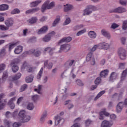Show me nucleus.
Instances as JSON below:
<instances>
[{
	"instance_id": "nucleus-33",
	"label": "nucleus",
	"mask_w": 127,
	"mask_h": 127,
	"mask_svg": "<svg viewBox=\"0 0 127 127\" xmlns=\"http://www.w3.org/2000/svg\"><path fill=\"white\" fill-rule=\"evenodd\" d=\"M101 83H102V77L101 76L97 77L94 81L95 84L98 86L100 85Z\"/></svg>"
},
{
	"instance_id": "nucleus-47",
	"label": "nucleus",
	"mask_w": 127,
	"mask_h": 127,
	"mask_svg": "<svg viewBox=\"0 0 127 127\" xmlns=\"http://www.w3.org/2000/svg\"><path fill=\"white\" fill-rule=\"evenodd\" d=\"M27 89V84H23L21 86V88L20 89V92H23L24 91H25Z\"/></svg>"
},
{
	"instance_id": "nucleus-52",
	"label": "nucleus",
	"mask_w": 127,
	"mask_h": 127,
	"mask_svg": "<svg viewBox=\"0 0 127 127\" xmlns=\"http://www.w3.org/2000/svg\"><path fill=\"white\" fill-rule=\"evenodd\" d=\"M7 71H4L3 73V75L2 76V80H3V81H4V80H5V79H6V78H7Z\"/></svg>"
},
{
	"instance_id": "nucleus-48",
	"label": "nucleus",
	"mask_w": 127,
	"mask_h": 127,
	"mask_svg": "<svg viewBox=\"0 0 127 127\" xmlns=\"http://www.w3.org/2000/svg\"><path fill=\"white\" fill-rule=\"evenodd\" d=\"M20 12V9H18V8H15L11 12V14H15L16 13H19Z\"/></svg>"
},
{
	"instance_id": "nucleus-13",
	"label": "nucleus",
	"mask_w": 127,
	"mask_h": 127,
	"mask_svg": "<svg viewBox=\"0 0 127 127\" xmlns=\"http://www.w3.org/2000/svg\"><path fill=\"white\" fill-rule=\"evenodd\" d=\"M73 65H75V60H68L64 64L65 67H72Z\"/></svg>"
},
{
	"instance_id": "nucleus-19",
	"label": "nucleus",
	"mask_w": 127,
	"mask_h": 127,
	"mask_svg": "<svg viewBox=\"0 0 127 127\" xmlns=\"http://www.w3.org/2000/svg\"><path fill=\"white\" fill-rule=\"evenodd\" d=\"M10 66L12 67V70L13 73H16L18 71V66L15 65V62H12L10 64Z\"/></svg>"
},
{
	"instance_id": "nucleus-45",
	"label": "nucleus",
	"mask_w": 127,
	"mask_h": 127,
	"mask_svg": "<svg viewBox=\"0 0 127 127\" xmlns=\"http://www.w3.org/2000/svg\"><path fill=\"white\" fill-rule=\"evenodd\" d=\"M100 49V46H99L98 45H95L93 46V47L92 48V49H91V51L92 52H94V51H96V50H97V49Z\"/></svg>"
},
{
	"instance_id": "nucleus-42",
	"label": "nucleus",
	"mask_w": 127,
	"mask_h": 127,
	"mask_svg": "<svg viewBox=\"0 0 127 127\" xmlns=\"http://www.w3.org/2000/svg\"><path fill=\"white\" fill-rule=\"evenodd\" d=\"M0 29L3 31H5L8 30L9 28L6 26H4V25H0Z\"/></svg>"
},
{
	"instance_id": "nucleus-62",
	"label": "nucleus",
	"mask_w": 127,
	"mask_h": 127,
	"mask_svg": "<svg viewBox=\"0 0 127 127\" xmlns=\"http://www.w3.org/2000/svg\"><path fill=\"white\" fill-rule=\"evenodd\" d=\"M126 40H127V39L126 38V37H123L121 38V43H122L123 45H125V44H126Z\"/></svg>"
},
{
	"instance_id": "nucleus-8",
	"label": "nucleus",
	"mask_w": 127,
	"mask_h": 127,
	"mask_svg": "<svg viewBox=\"0 0 127 127\" xmlns=\"http://www.w3.org/2000/svg\"><path fill=\"white\" fill-rule=\"evenodd\" d=\"M4 23L6 26H7L9 28L11 26H13L14 21H13L12 18H8L5 20Z\"/></svg>"
},
{
	"instance_id": "nucleus-21",
	"label": "nucleus",
	"mask_w": 127,
	"mask_h": 127,
	"mask_svg": "<svg viewBox=\"0 0 127 127\" xmlns=\"http://www.w3.org/2000/svg\"><path fill=\"white\" fill-rule=\"evenodd\" d=\"M92 10L90 8V6H87L86 8L84 10L83 15H89L92 13Z\"/></svg>"
},
{
	"instance_id": "nucleus-39",
	"label": "nucleus",
	"mask_w": 127,
	"mask_h": 127,
	"mask_svg": "<svg viewBox=\"0 0 127 127\" xmlns=\"http://www.w3.org/2000/svg\"><path fill=\"white\" fill-rule=\"evenodd\" d=\"M20 77H21V73H18L17 74H16L15 76H14L12 77V80H13V81L18 80V79H19L20 78Z\"/></svg>"
},
{
	"instance_id": "nucleus-59",
	"label": "nucleus",
	"mask_w": 127,
	"mask_h": 127,
	"mask_svg": "<svg viewBox=\"0 0 127 127\" xmlns=\"http://www.w3.org/2000/svg\"><path fill=\"white\" fill-rule=\"evenodd\" d=\"M118 27L119 25L114 23L112 24L111 28H112V29H116V28H118Z\"/></svg>"
},
{
	"instance_id": "nucleus-20",
	"label": "nucleus",
	"mask_w": 127,
	"mask_h": 127,
	"mask_svg": "<svg viewBox=\"0 0 127 127\" xmlns=\"http://www.w3.org/2000/svg\"><path fill=\"white\" fill-rule=\"evenodd\" d=\"M42 1L41 0H37L34 1H32L30 3V7H36L38 4L41 3Z\"/></svg>"
},
{
	"instance_id": "nucleus-41",
	"label": "nucleus",
	"mask_w": 127,
	"mask_h": 127,
	"mask_svg": "<svg viewBox=\"0 0 127 127\" xmlns=\"http://www.w3.org/2000/svg\"><path fill=\"white\" fill-rule=\"evenodd\" d=\"M50 40H51V38L48 36V35H46L43 38V41H44V42H48L49 41H50Z\"/></svg>"
},
{
	"instance_id": "nucleus-4",
	"label": "nucleus",
	"mask_w": 127,
	"mask_h": 127,
	"mask_svg": "<svg viewBox=\"0 0 127 127\" xmlns=\"http://www.w3.org/2000/svg\"><path fill=\"white\" fill-rule=\"evenodd\" d=\"M99 119L101 121H103V120H104L105 118L104 116H105V117L110 116V113L107 112V109H106V108H103L102 110L99 113Z\"/></svg>"
},
{
	"instance_id": "nucleus-1",
	"label": "nucleus",
	"mask_w": 127,
	"mask_h": 127,
	"mask_svg": "<svg viewBox=\"0 0 127 127\" xmlns=\"http://www.w3.org/2000/svg\"><path fill=\"white\" fill-rule=\"evenodd\" d=\"M49 2H50L49 0H47L43 4L41 8L42 12H44L46 9H51V8H53L55 6V2L54 1L51 2L50 4Z\"/></svg>"
},
{
	"instance_id": "nucleus-54",
	"label": "nucleus",
	"mask_w": 127,
	"mask_h": 127,
	"mask_svg": "<svg viewBox=\"0 0 127 127\" xmlns=\"http://www.w3.org/2000/svg\"><path fill=\"white\" fill-rule=\"evenodd\" d=\"M4 125L7 127H10V126H11V122H10L9 121H7L6 120L4 121Z\"/></svg>"
},
{
	"instance_id": "nucleus-35",
	"label": "nucleus",
	"mask_w": 127,
	"mask_h": 127,
	"mask_svg": "<svg viewBox=\"0 0 127 127\" xmlns=\"http://www.w3.org/2000/svg\"><path fill=\"white\" fill-rule=\"evenodd\" d=\"M37 20V18H36V17H33L29 20V23H30L31 24L36 23Z\"/></svg>"
},
{
	"instance_id": "nucleus-61",
	"label": "nucleus",
	"mask_w": 127,
	"mask_h": 127,
	"mask_svg": "<svg viewBox=\"0 0 127 127\" xmlns=\"http://www.w3.org/2000/svg\"><path fill=\"white\" fill-rule=\"evenodd\" d=\"M21 126V124L17 122H15L13 125V127H19Z\"/></svg>"
},
{
	"instance_id": "nucleus-5",
	"label": "nucleus",
	"mask_w": 127,
	"mask_h": 127,
	"mask_svg": "<svg viewBox=\"0 0 127 127\" xmlns=\"http://www.w3.org/2000/svg\"><path fill=\"white\" fill-rule=\"evenodd\" d=\"M86 60L87 62L90 61L91 64L95 65V59L93 57V53L90 52L86 56Z\"/></svg>"
},
{
	"instance_id": "nucleus-50",
	"label": "nucleus",
	"mask_w": 127,
	"mask_h": 127,
	"mask_svg": "<svg viewBox=\"0 0 127 127\" xmlns=\"http://www.w3.org/2000/svg\"><path fill=\"white\" fill-rule=\"evenodd\" d=\"M71 22V19L69 17L66 18L64 23V25H68Z\"/></svg>"
},
{
	"instance_id": "nucleus-27",
	"label": "nucleus",
	"mask_w": 127,
	"mask_h": 127,
	"mask_svg": "<svg viewBox=\"0 0 127 127\" xmlns=\"http://www.w3.org/2000/svg\"><path fill=\"white\" fill-rule=\"evenodd\" d=\"M30 116L28 115H25V117L23 118V119L20 121V123H27V122H29L30 121Z\"/></svg>"
},
{
	"instance_id": "nucleus-32",
	"label": "nucleus",
	"mask_w": 127,
	"mask_h": 127,
	"mask_svg": "<svg viewBox=\"0 0 127 127\" xmlns=\"http://www.w3.org/2000/svg\"><path fill=\"white\" fill-rule=\"evenodd\" d=\"M25 81L26 83H31L33 81V76L30 75L26 77Z\"/></svg>"
},
{
	"instance_id": "nucleus-31",
	"label": "nucleus",
	"mask_w": 127,
	"mask_h": 127,
	"mask_svg": "<svg viewBox=\"0 0 127 127\" xmlns=\"http://www.w3.org/2000/svg\"><path fill=\"white\" fill-rule=\"evenodd\" d=\"M105 93H106V91L105 90H102V91L100 92L95 97L94 101H97V100L100 98L101 96H103V95Z\"/></svg>"
},
{
	"instance_id": "nucleus-30",
	"label": "nucleus",
	"mask_w": 127,
	"mask_h": 127,
	"mask_svg": "<svg viewBox=\"0 0 127 127\" xmlns=\"http://www.w3.org/2000/svg\"><path fill=\"white\" fill-rule=\"evenodd\" d=\"M25 116V111L24 110L20 111L19 113L20 122L23 119V118Z\"/></svg>"
},
{
	"instance_id": "nucleus-53",
	"label": "nucleus",
	"mask_w": 127,
	"mask_h": 127,
	"mask_svg": "<svg viewBox=\"0 0 127 127\" xmlns=\"http://www.w3.org/2000/svg\"><path fill=\"white\" fill-rule=\"evenodd\" d=\"M35 92H37L38 94H39L40 95H41V85H39L38 89L35 88L34 89Z\"/></svg>"
},
{
	"instance_id": "nucleus-34",
	"label": "nucleus",
	"mask_w": 127,
	"mask_h": 127,
	"mask_svg": "<svg viewBox=\"0 0 127 127\" xmlns=\"http://www.w3.org/2000/svg\"><path fill=\"white\" fill-rule=\"evenodd\" d=\"M9 47H8V51L9 52L11 51V50L13 49L15 46H16V43H10L8 44Z\"/></svg>"
},
{
	"instance_id": "nucleus-2",
	"label": "nucleus",
	"mask_w": 127,
	"mask_h": 127,
	"mask_svg": "<svg viewBox=\"0 0 127 127\" xmlns=\"http://www.w3.org/2000/svg\"><path fill=\"white\" fill-rule=\"evenodd\" d=\"M126 11L127 9L123 7L122 6L118 7L117 8L112 9L109 10L110 13H123L124 12H126Z\"/></svg>"
},
{
	"instance_id": "nucleus-46",
	"label": "nucleus",
	"mask_w": 127,
	"mask_h": 127,
	"mask_svg": "<svg viewBox=\"0 0 127 127\" xmlns=\"http://www.w3.org/2000/svg\"><path fill=\"white\" fill-rule=\"evenodd\" d=\"M32 100L33 102H36V101H38L39 100V96L38 95H35L32 96Z\"/></svg>"
},
{
	"instance_id": "nucleus-29",
	"label": "nucleus",
	"mask_w": 127,
	"mask_h": 127,
	"mask_svg": "<svg viewBox=\"0 0 127 127\" xmlns=\"http://www.w3.org/2000/svg\"><path fill=\"white\" fill-rule=\"evenodd\" d=\"M59 21H60V16H57L56 17V18L53 22V23L52 24V26L53 27L56 26V25H57V24H58L59 23Z\"/></svg>"
},
{
	"instance_id": "nucleus-57",
	"label": "nucleus",
	"mask_w": 127,
	"mask_h": 127,
	"mask_svg": "<svg viewBox=\"0 0 127 127\" xmlns=\"http://www.w3.org/2000/svg\"><path fill=\"white\" fill-rule=\"evenodd\" d=\"M76 84L77 85H78V86H84V84H83V82H82V80H80V79H77L76 81Z\"/></svg>"
},
{
	"instance_id": "nucleus-36",
	"label": "nucleus",
	"mask_w": 127,
	"mask_h": 127,
	"mask_svg": "<svg viewBox=\"0 0 127 127\" xmlns=\"http://www.w3.org/2000/svg\"><path fill=\"white\" fill-rule=\"evenodd\" d=\"M6 105V100H4L0 101V110H2L4 108V106Z\"/></svg>"
},
{
	"instance_id": "nucleus-43",
	"label": "nucleus",
	"mask_w": 127,
	"mask_h": 127,
	"mask_svg": "<svg viewBox=\"0 0 127 127\" xmlns=\"http://www.w3.org/2000/svg\"><path fill=\"white\" fill-rule=\"evenodd\" d=\"M27 109L30 111H32V110L34 109V105H33V103H29L27 106Z\"/></svg>"
},
{
	"instance_id": "nucleus-64",
	"label": "nucleus",
	"mask_w": 127,
	"mask_h": 127,
	"mask_svg": "<svg viewBox=\"0 0 127 127\" xmlns=\"http://www.w3.org/2000/svg\"><path fill=\"white\" fill-rule=\"evenodd\" d=\"M54 50H55V48H51V47H48L45 49V51H49V52H51L52 51H53Z\"/></svg>"
},
{
	"instance_id": "nucleus-22",
	"label": "nucleus",
	"mask_w": 127,
	"mask_h": 127,
	"mask_svg": "<svg viewBox=\"0 0 127 127\" xmlns=\"http://www.w3.org/2000/svg\"><path fill=\"white\" fill-rule=\"evenodd\" d=\"M88 36L92 39H95L97 37V33L94 31H90L88 33Z\"/></svg>"
},
{
	"instance_id": "nucleus-17",
	"label": "nucleus",
	"mask_w": 127,
	"mask_h": 127,
	"mask_svg": "<svg viewBox=\"0 0 127 127\" xmlns=\"http://www.w3.org/2000/svg\"><path fill=\"white\" fill-rule=\"evenodd\" d=\"M72 40V38L70 37H65L62 39L58 42V44H61V43H63V42H70Z\"/></svg>"
},
{
	"instance_id": "nucleus-7",
	"label": "nucleus",
	"mask_w": 127,
	"mask_h": 127,
	"mask_svg": "<svg viewBox=\"0 0 127 127\" xmlns=\"http://www.w3.org/2000/svg\"><path fill=\"white\" fill-rule=\"evenodd\" d=\"M71 49V46L69 45H62L61 46L60 50L59 51V53L64 52H68Z\"/></svg>"
},
{
	"instance_id": "nucleus-58",
	"label": "nucleus",
	"mask_w": 127,
	"mask_h": 127,
	"mask_svg": "<svg viewBox=\"0 0 127 127\" xmlns=\"http://www.w3.org/2000/svg\"><path fill=\"white\" fill-rule=\"evenodd\" d=\"M89 8H90V9H91V11L93 12V10H97L98 8H97V7L96 6H94V5H89Z\"/></svg>"
},
{
	"instance_id": "nucleus-11",
	"label": "nucleus",
	"mask_w": 127,
	"mask_h": 127,
	"mask_svg": "<svg viewBox=\"0 0 127 127\" xmlns=\"http://www.w3.org/2000/svg\"><path fill=\"white\" fill-rule=\"evenodd\" d=\"M55 125L58 126L60 123H64V119L62 117L58 115L55 117Z\"/></svg>"
},
{
	"instance_id": "nucleus-63",
	"label": "nucleus",
	"mask_w": 127,
	"mask_h": 127,
	"mask_svg": "<svg viewBox=\"0 0 127 127\" xmlns=\"http://www.w3.org/2000/svg\"><path fill=\"white\" fill-rule=\"evenodd\" d=\"M126 67V63H120L119 64L120 69H125Z\"/></svg>"
},
{
	"instance_id": "nucleus-28",
	"label": "nucleus",
	"mask_w": 127,
	"mask_h": 127,
	"mask_svg": "<svg viewBox=\"0 0 127 127\" xmlns=\"http://www.w3.org/2000/svg\"><path fill=\"white\" fill-rule=\"evenodd\" d=\"M9 6L7 4H3L0 5V11H2L3 10H7L9 8Z\"/></svg>"
},
{
	"instance_id": "nucleus-18",
	"label": "nucleus",
	"mask_w": 127,
	"mask_h": 127,
	"mask_svg": "<svg viewBox=\"0 0 127 127\" xmlns=\"http://www.w3.org/2000/svg\"><path fill=\"white\" fill-rule=\"evenodd\" d=\"M40 9L39 7L33 8L30 9L26 11V14H29L34 13V12H37Z\"/></svg>"
},
{
	"instance_id": "nucleus-40",
	"label": "nucleus",
	"mask_w": 127,
	"mask_h": 127,
	"mask_svg": "<svg viewBox=\"0 0 127 127\" xmlns=\"http://www.w3.org/2000/svg\"><path fill=\"white\" fill-rule=\"evenodd\" d=\"M43 73V67H42L37 76V79H38V80H39V79L41 78V76H42Z\"/></svg>"
},
{
	"instance_id": "nucleus-24",
	"label": "nucleus",
	"mask_w": 127,
	"mask_h": 127,
	"mask_svg": "<svg viewBox=\"0 0 127 127\" xmlns=\"http://www.w3.org/2000/svg\"><path fill=\"white\" fill-rule=\"evenodd\" d=\"M23 48L21 46H17L14 50L15 54H20L22 52Z\"/></svg>"
},
{
	"instance_id": "nucleus-14",
	"label": "nucleus",
	"mask_w": 127,
	"mask_h": 127,
	"mask_svg": "<svg viewBox=\"0 0 127 127\" xmlns=\"http://www.w3.org/2000/svg\"><path fill=\"white\" fill-rule=\"evenodd\" d=\"M47 30H48V26H45L40 29L37 33L38 34H44V33H46Z\"/></svg>"
},
{
	"instance_id": "nucleus-60",
	"label": "nucleus",
	"mask_w": 127,
	"mask_h": 127,
	"mask_svg": "<svg viewBox=\"0 0 127 127\" xmlns=\"http://www.w3.org/2000/svg\"><path fill=\"white\" fill-rule=\"evenodd\" d=\"M91 123H92V121H91L89 119L85 121V126H86V127H89V126H90V125H91Z\"/></svg>"
},
{
	"instance_id": "nucleus-56",
	"label": "nucleus",
	"mask_w": 127,
	"mask_h": 127,
	"mask_svg": "<svg viewBox=\"0 0 127 127\" xmlns=\"http://www.w3.org/2000/svg\"><path fill=\"white\" fill-rule=\"evenodd\" d=\"M119 2L122 5H127V0H120Z\"/></svg>"
},
{
	"instance_id": "nucleus-25",
	"label": "nucleus",
	"mask_w": 127,
	"mask_h": 127,
	"mask_svg": "<svg viewBox=\"0 0 127 127\" xmlns=\"http://www.w3.org/2000/svg\"><path fill=\"white\" fill-rule=\"evenodd\" d=\"M46 117H47V112L45 111L42 115L41 117L40 118V122L41 123V124H43V123H44L45 121V119H46Z\"/></svg>"
},
{
	"instance_id": "nucleus-37",
	"label": "nucleus",
	"mask_w": 127,
	"mask_h": 127,
	"mask_svg": "<svg viewBox=\"0 0 127 127\" xmlns=\"http://www.w3.org/2000/svg\"><path fill=\"white\" fill-rule=\"evenodd\" d=\"M72 8H73V6L71 5L66 4V6L64 8V10L65 12H67V11H69V10H71Z\"/></svg>"
},
{
	"instance_id": "nucleus-12",
	"label": "nucleus",
	"mask_w": 127,
	"mask_h": 127,
	"mask_svg": "<svg viewBox=\"0 0 127 127\" xmlns=\"http://www.w3.org/2000/svg\"><path fill=\"white\" fill-rule=\"evenodd\" d=\"M16 99V97H13L11 99H10L8 102V105L9 106L11 110H13V109H14L15 107V105H14V103H13V102L15 101Z\"/></svg>"
},
{
	"instance_id": "nucleus-3",
	"label": "nucleus",
	"mask_w": 127,
	"mask_h": 127,
	"mask_svg": "<svg viewBox=\"0 0 127 127\" xmlns=\"http://www.w3.org/2000/svg\"><path fill=\"white\" fill-rule=\"evenodd\" d=\"M118 55L121 60H125V59H126V57H127L126 50L123 48H120L118 49Z\"/></svg>"
},
{
	"instance_id": "nucleus-51",
	"label": "nucleus",
	"mask_w": 127,
	"mask_h": 127,
	"mask_svg": "<svg viewBox=\"0 0 127 127\" xmlns=\"http://www.w3.org/2000/svg\"><path fill=\"white\" fill-rule=\"evenodd\" d=\"M85 32H86V29L80 30L76 33V36H80V35H82V34H84Z\"/></svg>"
},
{
	"instance_id": "nucleus-15",
	"label": "nucleus",
	"mask_w": 127,
	"mask_h": 127,
	"mask_svg": "<svg viewBox=\"0 0 127 127\" xmlns=\"http://www.w3.org/2000/svg\"><path fill=\"white\" fill-rule=\"evenodd\" d=\"M117 78H118V73L113 72L109 77V81L110 82H114Z\"/></svg>"
},
{
	"instance_id": "nucleus-10",
	"label": "nucleus",
	"mask_w": 127,
	"mask_h": 127,
	"mask_svg": "<svg viewBox=\"0 0 127 127\" xmlns=\"http://www.w3.org/2000/svg\"><path fill=\"white\" fill-rule=\"evenodd\" d=\"M124 102H119L116 106V112L117 113H121L124 109Z\"/></svg>"
},
{
	"instance_id": "nucleus-55",
	"label": "nucleus",
	"mask_w": 127,
	"mask_h": 127,
	"mask_svg": "<svg viewBox=\"0 0 127 127\" xmlns=\"http://www.w3.org/2000/svg\"><path fill=\"white\" fill-rule=\"evenodd\" d=\"M123 29L127 30V21H124L123 24Z\"/></svg>"
},
{
	"instance_id": "nucleus-49",
	"label": "nucleus",
	"mask_w": 127,
	"mask_h": 127,
	"mask_svg": "<svg viewBox=\"0 0 127 127\" xmlns=\"http://www.w3.org/2000/svg\"><path fill=\"white\" fill-rule=\"evenodd\" d=\"M6 65L4 64H0V73H1L5 69Z\"/></svg>"
},
{
	"instance_id": "nucleus-16",
	"label": "nucleus",
	"mask_w": 127,
	"mask_h": 127,
	"mask_svg": "<svg viewBox=\"0 0 127 127\" xmlns=\"http://www.w3.org/2000/svg\"><path fill=\"white\" fill-rule=\"evenodd\" d=\"M101 33L102 35H103V36H105V37L108 38V39H110L111 38V34H110V33L106 30V29L101 30Z\"/></svg>"
},
{
	"instance_id": "nucleus-23",
	"label": "nucleus",
	"mask_w": 127,
	"mask_h": 127,
	"mask_svg": "<svg viewBox=\"0 0 127 127\" xmlns=\"http://www.w3.org/2000/svg\"><path fill=\"white\" fill-rule=\"evenodd\" d=\"M112 124L110 123V122L108 121H104L101 124V127H111Z\"/></svg>"
},
{
	"instance_id": "nucleus-9",
	"label": "nucleus",
	"mask_w": 127,
	"mask_h": 127,
	"mask_svg": "<svg viewBox=\"0 0 127 127\" xmlns=\"http://www.w3.org/2000/svg\"><path fill=\"white\" fill-rule=\"evenodd\" d=\"M100 49H105L108 50L110 48V45L107 43L102 42L99 44Z\"/></svg>"
},
{
	"instance_id": "nucleus-6",
	"label": "nucleus",
	"mask_w": 127,
	"mask_h": 127,
	"mask_svg": "<svg viewBox=\"0 0 127 127\" xmlns=\"http://www.w3.org/2000/svg\"><path fill=\"white\" fill-rule=\"evenodd\" d=\"M27 54H33L35 57H39L41 55V52L38 50H30L27 52Z\"/></svg>"
},
{
	"instance_id": "nucleus-38",
	"label": "nucleus",
	"mask_w": 127,
	"mask_h": 127,
	"mask_svg": "<svg viewBox=\"0 0 127 127\" xmlns=\"http://www.w3.org/2000/svg\"><path fill=\"white\" fill-rule=\"evenodd\" d=\"M84 27V25L83 24L77 25L73 27V30L76 31V30H79L81 29V28H83Z\"/></svg>"
},
{
	"instance_id": "nucleus-44",
	"label": "nucleus",
	"mask_w": 127,
	"mask_h": 127,
	"mask_svg": "<svg viewBox=\"0 0 127 127\" xmlns=\"http://www.w3.org/2000/svg\"><path fill=\"white\" fill-rule=\"evenodd\" d=\"M29 43H34V42H36V37H31L28 41Z\"/></svg>"
},
{
	"instance_id": "nucleus-26",
	"label": "nucleus",
	"mask_w": 127,
	"mask_h": 127,
	"mask_svg": "<svg viewBox=\"0 0 127 127\" xmlns=\"http://www.w3.org/2000/svg\"><path fill=\"white\" fill-rule=\"evenodd\" d=\"M109 74V69H104L102 70L100 73V77H106V76H108Z\"/></svg>"
}]
</instances>
